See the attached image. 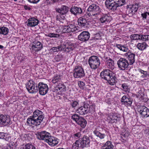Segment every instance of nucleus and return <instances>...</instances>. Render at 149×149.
<instances>
[{
    "label": "nucleus",
    "mask_w": 149,
    "mask_h": 149,
    "mask_svg": "<svg viewBox=\"0 0 149 149\" xmlns=\"http://www.w3.org/2000/svg\"><path fill=\"white\" fill-rule=\"evenodd\" d=\"M35 135L38 139L44 140L50 146H53L58 143V139L51 136L49 133L46 131L37 132Z\"/></svg>",
    "instance_id": "obj_1"
},
{
    "label": "nucleus",
    "mask_w": 149,
    "mask_h": 149,
    "mask_svg": "<svg viewBox=\"0 0 149 149\" xmlns=\"http://www.w3.org/2000/svg\"><path fill=\"white\" fill-rule=\"evenodd\" d=\"M44 117L41 111L36 110L33 112V116H30L27 119L26 122L30 126H37L40 124Z\"/></svg>",
    "instance_id": "obj_2"
},
{
    "label": "nucleus",
    "mask_w": 149,
    "mask_h": 149,
    "mask_svg": "<svg viewBox=\"0 0 149 149\" xmlns=\"http://www.w3.org/2000/svg\"><path fill=\"white\" fill-rule=\"evenodd\" d=\"M101 77L107 81L111 85L116 82L117 78L115 74L108 69L103 70L100 74Z\"/></svg>",
    "instance_id": "obj_3"
},
{
    "label": "nucleus",
    "mask_w": 149,
    "mask_h": 149,
    "mask_svg": "<svg viewBox=\"0 0 149 149\" xmlns=\"http://www.w3.org/2000/svg\"><path fill=\"white\" fill-rule=\"evenodd\" d=\"M90 142L89 137L84 135L82 138L76 141L73 144V146L75 149H83L89 146Z\"/></svg>",
    "instance_id": "obj_4"
},
{
    "label": "nucleus",
    "mask_w": 149,
    "mask_h": 149,
    "mask_svg": "<svg viewBox=\"0 0 149 149\" xmlns=\"http://www.w3.org/2000/svg\"><path fill=\"white\" fill-rule=\"evenodd\" d=\"M125 3L124 0H106L105 5L108 9L114 11L117 7L121 6Z\"/></svg>",
    "instance_id": "obj_5"
},
{
    "label": "nucleus",
    "mask_w": 149,
    "mask_h": 149,
    "mask_svg": "<svg viewBox=\"0 0 149 149\" xmlns=\"http://www.w3.org/2000/svg\"><path fill=\"white\" fill-rule=\"evenodd\" d=\"M101 10L99 6L95 4H92L90 5L87 10L85 14L86 17H97L101 12Z\"/></svg>",
    "instance_id": "obj_6"
},
{
    "label": "nucleus",
    "mask_w": 149,
    "mask_h": 149,
    "mask_svg": "<svg viewBox=\"0 0 149 149\" xmlns=\"http://www.w3.org/2000/svg\"><path fill=\"white\" fill-rule=\"evenodd\" d=\"M88 63L90 68L93 69H96L98 68L100 65V60L96 56H91L88 60Z\"/></svg>",
    "instance_id": "obj_7"
},
{
    "label": "nucleus",
    "mask_w": 149,
    "mask_h": 149,
    "mask_svg": "<svg viewBox=\"0 0 149 149\" xmlns=\"http://www.w3.org/2000/svg\"><path fill=\"white\" fill-rule=\"evenodd\" d=\"M26 88L30 93H36L38 91V84L32 80H29L26 84Z\"/></svg>",
    "instance_id": "obj_8"
},
{
    "label": "nucleus",
    "mask_w": 149,
    "mask_h": 149,
    "mask_svg": "<svg viewBox=\"0 0 149 149\" xmlns=\"http://www.w3.org/2000/svg\"><path fill=\"white\" fill-rule=\"evenodd\" d=\"M83 68L80 66H76L73 70V76L76 78H81L85 76Z\"/></svg>",
    "instance_id": "obj_9"
},
{
    "label": "nucleus",
    "mask_w": 149,
    "mask_h": 149,
    "mask_svg": "<svg viewBox=\"0 0 149 149\" xmlns=\"http://www.w3.org/2000/svg\"><path fill=\"white\" fill-rule=\"evenodd\" d=\"M72 119L80 125L81 127L84 128L86 127L87 124L86 120L77 114H75L72 115Z\"/></svg>",
    "instance_id": "obj_10"
},
{
    "label": "nucleus",
    "mask_w": 149,
    "mask_h": 149,
    "mask_svg": "<svg viewBox=\"0 0 149 149\" xmlns=\"http://www.w3.org/2000/svg\"><path fill=\"white\" fill-rule=\"evenodd\" d=\"M43 48L42 44L41 42H33L32 44L30 45V51L32 54H36L38 52L41 50Z\"/></svg>",
    "instance_id": "obj_11"
},
{
    "label": "nucleus",
    "mask_w": 149,
    "mask_h": 149,
    "mask_svg": "<svg viewBox=\"0 0 149 149\" xmlns=\"http://www.w3.org/2000/svg\"><path fill=\"white\" fill-rule=\"evenodd\" d=\"M117 64L120 70H125L129 64L128 61L125 58H121L118 61Z\"/></svg>",
    "instance_id": "obj_12"
},
{
    "label": "nucleus",
    "mask_w": 149,
    "mask_h": 149,
    "mask_svg": "<svg viewBox=\"0 0 149 149\" xmlns=\"http://www.w3.org/2000/svg\"><path fill=\"white\" fill-rule=\"evenodd\" d=\"M39 94L41 95H45L47 93L49 88L47 85L42 82H40L38 84Z\"/></svg>",
    "instance_id": "obj_13"
},
{
    "label": "nucleus",
    "mask_w": 149,
    "mask_h": 149,
    "mask_svg": "<svg viewBox=\"0 0 149 149\" xmlns=\"http://www.w3.org/2000/svg\"><path fill=\"white\" fill-rule=\"evenodd\" d=\"M11 123L10 118L8 116L0 114V125H7Z\"/></svg>",
    "instance_id": "obj_14"
},
{
    "label": "nucleus",
    "mask_w": 149,
    "mask_h": 149,
    "mask_svg": "<svg viewBox=\"0 0 149 149\" xmlns=\"http://www.w3.org/2000/svg\"><path fill=\"white\" fill-rule=\"evenodd\" d=\"M90 37V34L88 32L84 31L78 36V38L81 41L85 42L89 39Z\"/></svg>",
    "instance_id": "obj_15"
},
{
    "label": "nucleus",
    "mask_w": 149,
    "mask_h": 149,
    "mask_svg": "<svg viewBox=\"0 0 149 149\" xmlns=\"http://www.w3.org/2000/svg\"><path fill=\"white\" fill-rule=\"evenodd\" d=\"M63 47L64 48V51L68 53L73 51L75 48L74 45L71 42H66Z\"/></svg>",
    "instance_id": "obj_16"
},
{
    "label": "nucleus",
    "mask_w": 149,
    "mask_h": 149,
    "mask_svg": "<svg viewBox=\"0 0 149 149\" xmlns=\"http://www.w3.org/2000/svg\"><path fill=\"white\" fill-rule=\"evenodd\" d=\"M125 56L128 59L129 65H132L135 61V54L131 52H128L125 54Z\"/></svg>",
    "instance_id": "obj_17"
},
{
    "label": "nucleus",
    "mask_w": 149,
    "mask_h": 149,
    "mask_svg": "<svg viewBox=\"0 0 149 149\" xmlns=\"http://www.w3.org/2000/svg\"><path fill=\"white\" fill-rule=\"evenodd\" d=\"M139 112L143 117H147L149 116V109L144 106H141L138 109Z\"/></svg>",
    "instance_id": "obj_18"
},
{
    "label": "nucleus",
    "mask_w": 149,
    "mask_h": 149,
    "mask_svg": "<svg viewBox=\"0 0 149 149\" xmlns=\"http://www.w3.org/2000/svg\"><path fill=\"white\" fill-rule=\"evenodd\" d=\"M76 112L80 115H84L89 112L88 106L87 104H84L83 106L79 107L76 110Z\"/></svg>",
    "instance_id": "obj_19"
},
{
    "label": "nucleus",
    "mask_w": 149,
    "mask_h": 149,
    "mask_svg": "<svg viewBox=\"0 0 149 149\" xmlns=\"http://www.w3.org/2000/svg\"><path fill=\"white\" fill-rule=\"evenodd\" d=\"M70 11L75 16L81 14L83 13L81 8L75 6L72 7L70 9Z\"/></svg>",
    "instance_id": "obj_20"
},
{
    "label": "nucleus",
    "mask_w": 149,
    "mask_h": 149,
    "mask_svg": "<svg viewBox=\"0 0 149 149\" xmlns=\"http://www.w3.org/2000/svg\"><path fill=\"white\" fill-rule=\"evenodd\" d=\"M121 101L122 104L127 106H130L132 102V99L125 95H124L122 97Z\"/></svg>",
    "instance_id": "obj_21"
},
{
    "label": "nucleus",
    "mask_w": 149,
    "mask_h": 149,
    "mask_svg": "<svg viewBox=\"0 0 149 149\" xmlns=\"http://www.w3.org/2000/svg\"><path fill=\"white\" fill-rule=\"evenodd\" d=\"M111 19V17L106 14L103 15L100 19L101 22L104 24H107Z\"/></svg>",
    "instance_id": "obj_22"
},
{
    "label": "nucleus",
    "mask_w": 149,
    "mask_h": 149,
    "mask_svg": "<svg viewBox=\"0 0 149 149\" xmlns=\"http://www.w3.org/2000/svg\"><path fill=\"white\" fill-rule=\"evenodd\" d=\"M77 22L78 25L81 28H86L87 27L88 23L86 19L82 17L79 18Z\"/></svg>",
    "instance_id": "obj_23"
},
{
    "label": "nucleus",
    "mask_w": 149,
    "mask_h": 149,
    "mask_svg": "<svg viewBox=\"0 0 149 149\" xmlns=\"http://www.w3.org/2000/svg\"><path fill=\"white\" fill-rule=\"evenodd\" d=\"M69 8L65 6H62L60 8H56V12L60 14L63 15L66 14L68 11Z\"/></svg>",
    "instance_id": "obj_24"
},
{
    "label": "nucleus",
    "mask_w": 149,
    "mask_h": 149,
    "mask_svg": "<svg viewBox=\"0 0 149 149\" xmlns=\"http://www.w3.org/2000/svg\"><path fill=\"white\" fill-rule=\"evenodd\" d=\"M28 23L27 25L29 27L34 26L38 23V20L34 18H30L28 19Z\"/></svg>",
    "instance_id": "obj_25"
},
{
    "label": "nucleus",
    "mask_w": 149,
    "mask_h": 149,
    "mask_svg": "<svg viewBox=\"0 0 149 149\" xmlns=\"http://www.w3.org/2000/svg\"><path fill=\"white\" fill-rule=\"evenodd\" d=\"M94 134L97 137H99L101 139H104L106 136V135L102 133H101L99 131V127H97L95 130L93 132Z\"/></svg>",
    "instance_id": "obj_26"
},
{
    "label": "nucleus",
    "mask_w": 149,
    "mask_h": 149,
    "mask_svg": "<svg viewBox=\"0 0 149 149\" xmlns=\"http://www.w3.org/2000/svg\"><path fill=\"white\" fill-rule=\"evenodd\" d=\"M130 8V11L132 13H134L137 10L139 6L136 3L132 4L128 7Z\"/></svg>",
    "instance_id": "obj_27"
},
{
    "label": "nucleus",
    "mask_w": 149,
    "mask_h": 149,
    "mask_svg": "<svg viewBox=\"0 0 149 149\" xmlns=\"http://www.w3.org/2000/svg\"><path fill=\"white\" fill-rule=\"evenodd\" d=\"M118 118L115 114H113L109 116L107 118V119L109 121L110 123H116L117 121Z\"/></svg>",
    "instance_id": "obj_28"
},
{
    "label": "nucleus",
    "mask_w": 149,
    "mask_h": 149,
    "mask_svg": "<svg viewBox=\"0 0 149 149\" xmlns=\"http://www.w3.org/2000/svg\"><path fill=\"white\" fill-rule=\"evenodd\" d=\"M55 88L57 90H59L61 91H65L66 87L65 85L62 83H59L58 85L55 86Z\"/></svg>",
    "instance_id": "obj_29"
},
{
    "label": "nucleus",
    "mask_w": 149,
    "mask_h": 149,
    "mask_svg": "<svg viewBox=\"0 0 149 149\" xmlns=\"http://www.w3.org/2000/svg\"><path fill=\"white\" fill-rule=\"evenodd\" d=\"M113 146L111 142L108 141L102 146V149H113Z\"/></svg>",
    "instance_id": "obj_30"
},
{
    "label": "nucleus",
    "mask_w": 149,
    "mask_h": 149,
    "mask_svg": "<svg viewBox=\"0 0 149 149\" xmlns=\"http://www.w3.org/2000/svg\"><path fill=\"white\" fill-rule=\"evenodd\" d=\"M68 33L76 31L77 30L76 26L72 24H70L68 25Z\"/></svg>",
    "instance_id": "obj_31"
},
{
    "label": "nucleus",
    "mask_w": 149,
    "mask_h": 149,
    "mask_svg": "<svg viewBox=\"0 0 149 149\" xmlns=\"http://www.w3.org/2000/svg\"><path fill=\"white\" fill-rule=\"evenodd\" d=\"M147 46L148 45L145 42L139 43L137 45L138 48L141 50H143L145 49Z\"/></svg>",
    "instance_id": "obj_32"
},
{
    "label": "nucleus",
    "mask_w": 149,
    "mask_h": 149,
    "mask_svg": "<svg viewBox=\"0 0 149 149\" xmlns=\"http://www.w3.org/2000/svg\"><path fill=\"white\" fill-rule=\"evenodd\" d=\"M8 29L5 27H0V34L4 35H6L8 33Z\"/></svg>",
    "instance_id": "obj_33"
},
{
    "label": "nucleus",
    "mask_w": 149,
    "mask_h": 149,
    "mask_svg": "<svg viewBox=\"0 0 149 149\" xmlns=\"http://www.w3.org/2000/svg\"><path fill=\"white\" fill-rule=\"evenodd\" d=\"M107 63L108 68L111 69H113L114 68V63L112 59L109 58L107 61Z\"/></svg>",
    "instance_id": "obj_34"
},
{
    "label": "nucleus",
    "mask_w": 149,
    "mask_h": 149,
    "mask_svg": "<svg viewBox=\"0 0 149 149\" xmlns=\"http://www.w3.org/2000/svg\"><path fill=\"white\" fill-rule=\"evenodd\" d=\"M117 47L120 50L123 51L124 52H128L129 50L126 47H125L123 46L121 44H118L116 45Z\"/></svg>",
    "instance_id": "obj_35"
},
{
    "label": "nucleus",
    "mask_w": 149,
    "mask_h": 149,
    "mask_svg": "<svg viewBox=\"0 0 149 149\" xmlns=\"http://www.w3.org/2000/svg\"><path fill=\"white\" fill-rule=\"evenodd\" d=\"M61 76L59 75H57L53 77L52 81L53 83L56 84L61 81Z\"/></svg>",
    "instance_id": "obj_36"
},
{
    "label": "nucleus",
    "mask_w": 149,
    "mask_h": 149,
    "mask_svg": "<svg viewBox=\"0 0 149 149\" xmlns=\"http://www.w3.org/2000/svg\"><path fill=\"white\" fill-rule=\"evenodd\" d=\"M141 35L138 34H132L130 36V38L133 40H140L141 37Z\"/></svg>",
    "instance_id": "obj_37"
},
{
    "label": "nucleus",
    "mask_w": 149,
    "mask_h": 149,
    "mask_svg": "<svg viewBox=\"0 0 149 149\" xmlns=\"http://www.w3.org/2000/svg\"><path fill=\"white\" fill-rule=\"evenodd\" d=\"M142 19L144 21L147 19V18H149V12H144L141 14Z\"/></svg>",
    "instance_id": "obj_38"
},
{
    "label": "nucleus",
    "mask_w": 149,
    "mask_h": 149,
    "mask_svg": "<svg viewBox=\"0 0 149 149\" xmlns=\"http://www.w3.org/2000/svg\"><path fill=\"white\" fill-rule=\"evenodd\" d=\"M88 106V110H89L88 112H93L95 111V106L94 104H92L89 105H87Z\"/></svg>",
    "instance_id": "obj_39"
},
{
    "label": "nucleus",
    "mask_w": 149,
    "mask_h": 149,
    "mask_svg": "<svg viewBox=\"0 0 149 149\" xmlns=\"http://www.w3.org/2000/svg\"><path fill=\"white\" fill-rule=\"evenodd\" d=\"M20 149H36L35 147L31 144H26L25 147H22Z\"/></svg>",
    "instance_id": "obj_40"
},
{
    "label": "nucleus",
    "mask_w": 149,
    "mask_h": 149,
    "mask_svg": "<svg viewBox=\"0 0 149 149\" xmlns=\"http://www.w3.org/2000/svg\"><path fill=\"white\" fill-rule=\"evenodd\" d=\"M70 105L73 108H75L79 105V102L76 101L72 100L70 102Z\"/></svg>",
    "instance_id": "obj_41"
},
{
    "label": "nucleus",
    "mask_w": 149,
    "mask_h": 149,
    "mask_svg": "<svg viewBox=\"0 0 149 149\" xmlns=\"http://www.w3.org/2000/svg\"><path fill=\"white\" fill-rule=\"evenodd\" d=\"M140 40L143 41L148 40L149 39V35H141Z\"/></svg>",
    "instance_id": "obj_42"
},
{
    "label": "nucleus",
    "mask_w": 149,
    "mask_h": 149,
    "mask_svg": "<svg viewBox=\"0 0 149 149\" xmlns=\"http://www.w3.org/2000/svg\"><path fill=\"white\" fill-rule=\"evenodd\" d=\"M42 37L39 36L38 35L37 36L35 39V40L33 42H41L42 43Z\"/></svg>",
    "instance_id": "obj_43"
},
{
    "label": "nucleus",
    "mask_w": 149,
    "mask_h": 149,
    "mask_svg": "<svg viewBox=\"0 0 149 149\" xmlns=\"http://www.w3.org/2000/svg\"><path fill=\"white\" fill-rule=\"evenodd\" d=\"M122 87L123 88V90L126 92H127L129 91V89L128 88V86L126 84H123L122 85Z\"/></svg>",
    "instance_id": "obj_44"
},
{
    "label": "nucleus",
    "mask_w": 149,
    "mask_h": 149,
    "mask_svg": "<svg viewBox=\"0 0 149 149\" xmlns=\"http://www.w3.org/2000/svg\"><path fill=\"white\" fill-rule=\"evenodd\" d=\"M78 84L79 86L81 89H84L85 84L83 82L81 81H79L78 82Z\"/></svg>",
    "instance_id": "obj_45"
},
{
    "label": "nucleus",
    "mask_w": 149,
    "mask_h": 149,
    "mask_svg": "<svg viewBox=\"0 0 149 149\" xmlns=\"http://www.w3.org/2000/svg\"><path fill=\"white\" fill-rule=\"evenodd\" d=\"M46 35L47 36L50 37H57L59 36V35L58 34H54L53 33H49Z\"/></svg>",
    "instance_id": "obj_46"
},
{
    "label": "nucleus",
    "mask_w": 149,
    "mask_h": 149,
    "mask_svg": "<svg viewBox=\"0 0 149 149\" xmlns=\"http://www.w3.org/2000/svg\"><path fill=\"white\" fill-rule=\"evenodd\" d=\"M139 72L141 74H142L143 75H142V77H147L148 74V72L146 71H144L141 69H139Z\"/></svg>",
    "instance_id": "obj_47"
},
{
    "label": "nucleus",
    "mask_w": 149,
    "mask_h": 149,
    "mask_svg": "<svg viewBox=\"0 0 149 149\" xmlns=\"http://www.w3.org/2000/svg\"><path fill=\"white\" fill-rule=\"evenodd\" d=\"M81 136V133L80 132H77L73 135V138L75 139H78Z\"/></svg>",
    "instance_id": "obj_48"
},
{
    "label": "nucleus",
    "mask_w": 149,
    "mask_h": 149,
    "mask_svg": "<svg viewBox=\"0 0 149 149\" xmlns=\"http://www.w3.org/2000/svg\"><path fill=\"white\" fill-rule=\"evenodd\" d=\"M64 44L58 46L56 47H57V49L58 52L59 51H64V48H63Z\"/></svg>",
    "instance_id": "obj_49"
},
{
    "label": "nucleus",
    "mask_w": 149,
    "mask_h": 149,
    "mask_svg": "<svg viewBox=\"0 0 149 149\" xmlns=\"http://www.w3.org/2000/svg\"><path fill=\"white\" fill-rule=\"evenodd\" d=\"M143 96H144V97L145 96L144 94H143V95H141V100H142L143 102H146L147 101L148 99L146 97H144Z\"/></svg>",
    "instance_id": "obj_50"
},
{
    "label": "nucleus",
    "mask_w": 149,
    "mask_h": 149,
    "mask_svg": "<svg viewBox=\"0 0 149 149\" xmlns=\"http://www.w3.org/2000/svg\"><path fill=\"white\" fill-rule=\"evenodd\" d=\"M62 29L63 33H68V26L62 27Z\"/></svg>",
    "instance_id": "obj_51"
},
{
    "label": "nucleus",
    "mask_w": 149,
    "mask_h": 149,
    "mask_svg": "<svg viewBox=\"0 0 149 149\" xmlns=\"http://www.w3.org/2000/svg\"><path fill=\"white\" fill-rule=\"evenodd\" d=\"M130 135L129 132L125 130L124 132H123L122 134V135H123L125 137H127L128 136Z\"/></svg>",
    "instance_id": "obj_52"
},
{
    "label": "nucleus",
    "mask_w": 149,
    "mask_h": 149,
    "mask_svg": "<svg viewBox=\"0 0 149 149\" xmlns=\"http://www.w3.org/2000/svg\"><path fill=\"white\" fill-rule=\"evenodd\" d=\"M40 0H28L29 2L33 3H38Z\"/></svg>",
    "instance_id": "obj_53"
},
{
    "label": "nucleus",
    "mask_w": 149,
    "mask_h": 149,
    "mask_svg": "<svg viewBox=\"0 0 149 149\" xmlns=\"http://www.w3.org/2000/svg\"><path fill=\"white\" fill-rule=\"evenodd\" d=\"M45 2L47 4H52L55 3L53 0H46Z\"/></svg>",
    "instance_id": "obj_54"
},
{
    "label": "nucleus",
    "mask_w": 149,
    "mask_h": 149,
    "mask_svg": "<svg viewBox=\"0 0 149 149\" xmlns=\"http://www.w3.org/2000/svg\"><path fill=\"white\" fill-rule=\"evenodd\" d=\"M5 134L3 132H0V139H3L5 138Z\"/></svg>",
    "instance_id": "obj_55"
},
{
    "label": "nucleus",
    "mask_w": 149,
    "mask_h": 149,
    "mask_svg": "<svg viewBox=\"0 0 149 149\" xmlns=\"http://www.w3.org/2000/svg\"><path fill=\"white\" fill-rule=\"evenodd\" d=\"M57 49V48L56 47H53L52 48L50 49V50L51 51H53L54 52H58V51Z\"/></svg>",
    "instance_id": "obj_56"
},
{
    "label": "nucleus",
    "mask_w": 149,
    "mask_h": 149,
    "mask_svg": "<svg viewBox=\"0 0 149 149\" xmlns=\"http://www.w3.org/2000/svg\"><path fill=\"white\" fill-rule=\"evenodd\" d=\"M8 145H10V148H11V149H14L15 147V144L14 145L12 143L11 144H8Z\"/></svg>",
    "instance_id": "obj_57"
},
{
    "label": "nucleus",
    "mask_w": 149,
    "mask_h": 149,
    "mask_svg": "<svg viewBox=\"0 0 149 149\" xmlns=\"http://www.w3.org/2000/svg\"><path fill=\"white\" fill-rule=\"evenodd\" d=\"M24 8L26 10H31V8L27 6H25L24 7Z\"/></svg>",
    "instance_id": "obj_58"
},
{
    "label": "nucleus",
    "mask_w": 149,
    "mask_h": 149,
    "mask_svg": "<svg viewBox=\"0 0 149 149\" xmlns=\"http://www.w3.org/2000/svg\"><path fill=\"white\" fill-rule=\"evenodd\" d=\"M10 146V145H8V144H7L6 146L4 147V149H11Z\"/></svg>",
    "instance_id": "obj_59"
},
{
    "label": "nucleus",
    "mask_w": 149,
    "mask_h": 149,
    "mask_svg": "<svg viewBox=\"0 0 149 149\" xmlns=\"http://www.w3.org/2000/svg\"><path fill=\"white\" fill-rule=\"evenodd\" d=\"M61 30L60 29V28H59L58 29H56V31L57 33H60L61 32Z\"/></svg>",
    "instance_id": "obj_60"
},
{
    "label": "nucleus",
    "mask_w": 149,
    "mask_h": 149,
    "mask_svg": "<svg viewBox=\"0 0 149 149\" xmlns=\"http://www.w3.org/2000/svg\"><path fill=\"white\" fill-rule=\"evenodd\" d=\"M10 137L9 138V137H8V138H7L6 137H5V138H4V139L6 141H9V140L10 139Z\"/></svg>",
    "instance_id": "obj_61"
},
{
    "label": "nucleus",
    "mask_w": 149,
    "mask_h": 149,
    "mask_svg": "<svg viewBox=\"0 0 149 149\" xmlns=\"http://www.w3.org/2000/svg\"><path fill=\"white\" fill-rule=\"evenodd\" d=\"M3 47H4L3 46L0 45V49H3Z\"/></svg>",
    "instance_id": "obj_62"
},
{
    "label": "nucleus",
    "mask_w": 149,
    "mask_h": 149,
    "mask_svg": "<svg viewBox=\"0 0 149 149\" xmlns=\"http://www.w3.org/2000/svg\"><path fill=\"white\" fill-rule=\"evenodd\" d=\"M59 0H53L54 2H56L58 1Z\"/></svg>",
    "instance_id": "obj_63"
},
{
    "label": "nucleus",
    "mask_w": 149,
    "mask_h": 149,
    "mask_svg": "<svg viewBox=\"0 0 149 149\" xmlns=\"http://www.w3.org/2000/svg\"><path fill=\"white\" fill-rule=\"evenodd\" d=\"M17 0H14L15 1H16Z\"/></svg>",
    "instance_id": "obj_64"
}]
</instances>
